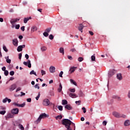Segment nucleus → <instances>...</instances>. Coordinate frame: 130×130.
I'll list each match as a JSON object with an SVG mask.
<instances>
[{"label": "nucleus", "mask_w": 130, "mask_h": 130, "mask_svg": "<svg viewBox=\"0 0 130 130\" xmlns=\"http://www.w3.org/2000/svg\"><path fill=\"white\" fill-rule=\"evenodd\" d=\"M25 57L26 59H27V61H24L23 62V64L25 66V67H28V68L31 69L32 64H31V60L29 59V55H28V54H25Z\"/></svg>", "instance_id": "nucleus-1"}, {"label": "nucleus", "mask_w": 130, "mask_h": 130, "mask_svg": "<svg viewBox=\"0 0 130 130\" xmlns=\"http://www.w3.org/2000/svg\"><path fill=\"white\" fill-rule=\"evenodd\" d=\"M113 115L115 117H116V118H120V117H122V118H125V117H126V116L125 115L120 114L117 112H113Z\"/></svg>", "instance_id": "nucleus-2"}, {"label": "nucleus", "mask_w": 130, "mask_h": 130, "mask_svg": "<svg viewBox=\"0 0 130 130\" xmlns=\"http://www.w3.org/2000/svg\"><path fill=\"white\" fill-rule=\"evenodd\" d=\"M45 117H47V115L45 113L41 114L36 121V123H39V122L41 121V119H42V118H45Z\"/></svg>", "instance_id": "nucleus-3"}, {"label": "nucleus", "mask_w": 130, "mask_h": 130, "mask_svg": "<svg viewBox=\"0 0 130 130\" xmlns=\"http://www.w3.org/2000/svg\"><path fill=\"white\" fill-rule=\"evenodd\" d=\"M115 74V70L112 69L109 71L108 72V77L109 78H111L113 75Z\"/></svg>", "instance_id": "nucleus-4"}, {"label": "nucleus", "mask_w": 130, "mask_h": 130, "mask_svg": "<svg viewBox=\"0 0 130 130\" xmlns=\"http://www.w3.org/2000/svg\"><path fill=\"white\" fill-rule=\"evenodd\" d=\"M50 104V102L49 101V100L46 99L43 100V105L44 106H48Z\"/></svg>", "instance_id": "nucleus-5"}, {"label": "nucleus", "mask_w": 130, "mask_h": 130, "mask_svg": "<svg viewBox=\"0 0 130 130\" xmlns=\"http://www.w3.org/2000/svg\"><path fill=\"white\" fill-rule=\"evenodd\" d=\"M25 47H26V45H19L17 48V51L18 52H21V51H23V48H25Z\"/></svg>", "instance_id": "nucleus-6"}, {"label": "nucleus", "mask_w": 130, "mask_h": 130, "mask_svg": "<svg viewBox=\"0 0 130 130\" xmlns=\"http://www.w3.org/2000/svg\"><path fill=\"white\" fill-rule=\"evenodd\" d=\"M13 105L15 106H17V107H24L25 105H26V103H23L21 104H18L17 103H13Z\"/></svg>", "instance_id": "nucleus-7"}, {"label": "nucleus", "mask_w": 130, "mask_h": 130, "mask_svg": "<svg viewBox=\"0 0 130 130\" xmlns=\"http://www.w3.org/2000/svg\"><path fill=\"white\" fill-rule=\"evenodd\" d=\"M11 112L12 114H18V113H19V109L18 108L13 109L11 110Z\"/></svg>", "instance_id": "nucleus-8"}, {"label": "nucleus", "mask_w": 130, "mask_h": 130, "mask_svg": "<svg viewBox=\"0 0 130 130\" xmlns=\"http://www.w3.org/2000/svg\"><path fill=\"white\" fill-rule=\"evenodd\" d=\"M64 81L65 82H69V81H70V82H76L73 79H71V77H70L69 76H67L65 77Z\"/></svg>", "instance_id": "nucleus-9"}, {"label": "nucleus", "mask_w": 130, "mask_h": 130, "mask_svg": "<svg viewBox=\"0 0 130 130\" xmlns=\"http://www.w3.org/2000/svg\"><path fill=\"white\" fill-rule=\"evenodd\" d=\"M12 43L14 46H18V43H19V41H18V39H14L12 40Z\"/></svg>", "instance_id": "nucleus-10"}, {"label": "nucleus", "mask_w": 130, "mask_h": 130, "mask_svg": "<svg viewBox=\"0 0 130 130\" xmlns=\"http://www.w3.org/2000/svg\"><path fill=\"white\" fill-rule=\"evenodd\" d=\"M19 21H20V18H14L12 19L10 23L12 24V25H13V24H15V23H17V22H19Z\"/></svg>", "instance_id": "nucleus-11"}, {"label": "nucleus", "mask_w": 130, "mask_h": 130, "mask_svg": "<svg viewBox=\"0 0 130 130\" xmlns=\"http://www.w3.org/2000/svg\"><path fill=\"white\" fill-rule=\"evenodd\" d=\"M14 116L12 113H8L6 116V119H8V118H14Z\"/></svg>", "instance_id": "nucleus-12"}, {"label": "nucleus", "mask_w": 130, "mask_h": 130, "mask_svg": "<svg viewBox=\"0 0 130 130\" xmlns=\"http://www.w3.org/2000/svg\"><path fill=\"white\" fill-rule=\"evenodd\" d=\"M64 108L65 109H67V110H73V107H72L70 104L66 105L64 106Z\"/></svg>", "instance_id": "nucleus-13"}, {"label": "nucleus", "mask_w": 130, "mask_h": 130, "mask_svg": "<svg viewBox=\"0 0 130 130\" xmlns=\"http://www.w3.org/2000/svg\"><path fill=\"white\" fill-rule=\"evenodd\" d=\"M116 78L118 80H119V81H121V80H122V75L121 73H117Z\"/></svg>", "instance_id": "nucleus-14"}, {"label": "nucleus", "mask_w": 130, "mask_h": 130, "mask_svg": "<svg viewBox=\"0 0 130 130\" xmlns=\"http://www.w3.org/2000/svg\"><path fill=\"white\" fill-rule=\"evenodd\" d=\"M16 88H17V84H14L10 86V90L14 91V90H15V89H16Z\"/></svg>", "instance_id": "nucleus-15"}, {"label": "nucleus", "mask_w": 130, "mask_h": 130, "mask_svg": "<svg viewBox=\"0 0 130 130\" xmlns=\"http://www.w3.org/2000/svg\"><path fill=\"white\" fill-rule=\"evenodd\" d=\"M83 29H84V25H83V24H80L78 26V29L81 33H83Z\"/></svg>", "instance_id": "nucleus-16"}, {"label": "nucleus", "mask_w": 130, "mask_h": 130, "mask_svg": "<svg viewBox=\"0 0 130 130\" xmlns=\"http://www.w3.org/2000/svg\"><path fill=\"white\" fill-rule=\"evenodd\" d=\"M50 73H54L55 72V67L54 66H51L49 68Z\"/></svg>", "instance_id": "nucleus-17"}, {"label": "nucleus", "mask_w": 130, "mask_h": 130, "mask_svg": "<svg viewBox=\"0 0 130 130\" xmlns=\"http://www.w3.org/2000/svg\"><path fill=\"white\" fill-rule=\"evenodd\" d=\"M76 69H77V67H71L69 70V71L70 72L71 74H72V73H74V72L76 71Z\"/></svg>", "instance_id": "nucleus-18"}, {"label": "nucleus", "mask_w": 130, "mask_h": 130, "mask_svg": "<svg viewBox=\"0 0 130 130\" xmlns=\"http://www.w3.org/2000/svg\"><path fill=\"white\" fill-rule=\"evenodd\" d=\"M129 124H130L129 120H126L124 122V126H129Z\"/></svg>", "instance_id": "nucleus-19"}, {"label": "nucleus", "mask_w": 130, "mask_h": 130, "mask_svg": "<svg viewBox=\"0 0 130 130\" xmlns=\"http://www.w3.org/2000/svg\"><path fill=\"white\" fill-rule=\"evenodd\" d=\"M112 98H113V99H117L118 101H120V100H121V98L118 95H113Z\"/></svg>", "instance_id": "nucleus-20"}, {"label": "nucleus", "mask_w": 130, "mask_h": 130, "mask_svg": "<svg viewBox=\"0 0 130 130\" xmlns=\"http://www.w3.org/2000/svg\"><path fill=\"white\" fill-rule=\"evenodd\" d=\"M5 59H6V62L7 63H11L12 60L9 58V56L5 57Z\"/></svg>", "instance_id": "nucleus-21"}, {"label": "nucleus", "mask_w": 130, "mask_h": 130, "mask_svg": "<svg viewBox=\"0 0 130 130\" xmlns=\"http://www.w3.org/2000/svg\"><path fill=\"white\" fill-rule=\"evenodd\" d=\"M69 96H70V97H71V98H77V95H76V94L73 93H70Z\"/></svg>", "instance_id": "nucleus-22"}, {"label": "nucleus", "mask_w": 130, "mask_h": 130, "mask_svg": "<svg viewBox=\"0 0 130 130\" xmlns=\"http://www.w3.org/2000/svg\"><path fill=\"white\" fill-rule=\"evenodd\" d=\"M59 51L60 53H62V55H63L64 54V49H63V48L60 47L59 48Z\"/></svg>", "instance_id": "nucleus-23"}, {"label": "nucleus", "mask_w": 130, "mask_h": 130, "mask_svg": "<svg viewBox=\"0 0 130 130\" xmlns=\"http://www.w3.org/2000/svg\"><path fill=\"white\" fill-rule=\"evenodd\" d=\"M37 31V26L34 25L31 27V32H35Z\"/></svg>", "instance_id": "nucleus-24"}, {"label": "nucleus", "mask_w": 130, "mask_h": 130, "mask_svg": "<svg viewBox=\"0 0 130 130\" xmlns=\"http://www.w3.org/2000/svg\"><path fill=\"white\" fill-rule=\"evenodd\" d=\"M62 90V85H61V83H60L59 87L58 88V92H59V93H60Z\"/></svg>", "instance_id": "nucleus-25"}, {"label": "nucleus", "mask_w": 130, "mask_h": 130, "mask_svg": "<svg viewBox=\"0 0 130 130\" xmlns=\"http://www.w3.org/2000/svg\"><path fill=\"white\" fill-rule=\"evenodd\" d=\"M62 105H68V101L66 100H63L62 101Z\"/></svg>", "instance_id": "nucleus-26"}, {"label": "nucleus", "mask_w": 130, "mask_h": 130, "mask_svg": "<svg viewBox=\"0 0 130 130\" xmlns=\"http://www.w3.org/2000/svg\"><path fill=\"white\" fill-rule=\"evenodd\" d=\"M18 127L19 128V129L20 130H24L25 128H24V126H23V125L19 124H18Z\"/></svg>", "instance_id": "nucleus-27"}, {"label": "nucleus", "mask_w": 130, "mask_h": 130, "mask_svg": "<svg viewBox=\"0 0 130 130\" xmlns=\"http://www.w3.org/2000/svg\"><path fill=\"white\" fill-rule=\"evenodd\" d=\"M28 17H24L23 19V22L24 23V24H27V23H28Z\"/></svg>", "instance_id": "nucleus-28"}, {"label": "nucleus", "mask_w": 130, "mask_h": 130, "mask_svg": "<svg viewBox=\"0 0 130 130\" xmlns=\"http://www.w3.org/2000/svg\"><path fill=\"white\" fill-rule=\"evenodd\" d=\"M43 35L44 36V37H48L49 34L46 31H45L43 33Z\"/></svg>", "instance_id": "nucleus-29"}, {"label": "nucleus", "mask_w": 130, "mask_h": 130, "mask_svg": "<svg viewBox=\"0 0 130 130\" xmlns=\"http://www.w3.org/2000/svg\"><path fill=\"white\" fill-rule=\"evenodd\" d=\"M29 75H35V76H37L36 72L34 70H32L30 72Z\"/></svg>", "instance_id": "nucleus-30"}, {"label": "nucleus", "mask_w": 130, "mask_h": 130, "mask_svg": "<svg viewBox=\"0 0 130 130\" xmlns=\"http://www.w3.org/2000/svg\"><path fill=\"white\" fill-rule=\"evenodd\" d=\"M3 47V50H4V51H5V52H8L9 51V50H8V49L7 48L6 45H4Z\"/></svg>", "instance_id": "nucleus-31"}, {"label": "nucleus", "mask_w": 130, "mask_h": 130, "mask_svg": "<svg viewBox=\"0 0 130 130\" xmlns=\"http://www.w3.org/2000/svg\"><path fill=\"white\" fill-rule=\"evenodd\" d=\"M54 38V36H53L52 34H51L49 36V39L50 40H53V39Z\"/></svg>", "instance_id": "nucleus-32"}, {"label": "nucleus", "mask_w": 130, "mask_h": 130, "mask_svg": "<svg viewBox=\"0 0 130 130\" xmlns=\"http://www.w3.org/2000/svg\"><path fill=\"white\" fill-rule=\"evenodd\" d=\"M78 61H79V62H82V61L84 60V58H83V57H79L78 58Z\"/></svg>", "instance_id": "nucleus-33"}, {"label": "nucleus", "mask_w": 130, "mask_h": 130, "mask_svg": "<svg viewBox=\"0 0 130 130\" xmlns=\"http://www.w3.org/2000/svg\"><path fill=\"white\" fill-rule=\"evenodd\" d=\"M69 90L70 92H71V93H75V92H76V89L75 88H69Z\"/></svg>", "instance_id": "nucleus-34"}, {"label": "nucleus", "mask_w": 130, "mask_h": 130, "mask_svg": "<svg viewBox=\"0 0 130 130\" xmlns=\"http://www.w3.org/2000/svg\"><path fill=\"white\" fill-rule=\"evenodd\" d=\"M50 31H51V27H48L46 29L45 31L47 32V33H49V32H50Z\"/></svg>", "instance_id": "nucleus-35"}, {"label": "nucleus", "mask_w": 130, "mask_h": 130, "mask_svg": "<svg viewBox=\"0 0 130 130\" xmlns=\"http://www.w3.org/2000/svg\"><path fill=\"white\" fill-rule=\"evenodd\" d=\"M6 108L5 106H0V111L6 110Z\"/></svg>", "instance_id": "nucleus-36"}, {"label": "nucleus", "mask_w": 130, "mask_h": 130, "mask_svg": "<svg viewBox=\"0 0 130 130\" xmlns=\"http://www.w3.org/2000/svg\"><path fill=\"white\" fill-rule=\"evenodd\" d=\"M96 59V57L95 56V54H93L91 56V60L92 61H95Z\"/></svg>", "instance_id": "nucleus-37"}, {"label": "nucleus", "mask_w": 130, "mask_h": 130, "mask_svg": "<svg viewBox=\"0 0 130 130\" xmlns=\"http://www.w3.org/2000/svg\"><path fill=\"white\" fill-rule=\"evenodd\" d=\"M6 110L3 111H0V114H1L2 115H5V114H6Z\"/></svg>", "instance_id": "nucleus-38"}, {"label": "nucleus", "mask_w": 130, "mask_h": 130, "mask_svg": "<svg viewBox=\"0 0 130 130\" xmlns=\"http://www.w3.org/2000/svg\"><path fill=\"white\" fill-rule=\"evenodd\" d=\"M9 69L11 70H13V68H14V65H13V64H10L9 66H8Z\"/></svg>", "instance_id": "nucleus-39"}, {"label": "nucleus", "mask_w": 130, "mask_h": 130, "mask_svg": "<svg viewBox=\"0 0 130 130\" xmlns=\"http://www.w3.org/2000/svg\"><path fill=\"white\" fill-rule=\"evenodd\" d=\"M9 75H10V76H14V75H15V71H10L9 73Z\"/></svg>", "instance_id": "nucleus-40"}, {"label": "nucleus", "mask_w": 130, "mask_h": 130, "mask_svg": "<svg viewBox=\"0 0 130 130\" xmlns=\"http://www.w3.org/2000/svg\"><path fill=\"white\" fill-rule=\"evenodd\" d=\"M62 118V116L61 115H58L55 117L56 119H61Z\"/></svg>", "instance_id": "nucleus-41"}, {"label": "nucleus", "mask_w": 130, "mask_h": 130, "mask_svg": "<svg viewBox=\"0 0 130 130\" xmlns=\"http://www.w3.org/2000/svg\"><path fill=\"white\" fill-rule=\"evenodd\" d=\"M41 72L42 76H44V75H46V72H45V71L42 70Z\"/></svg>", "instance_id": "nucleus-42"}, {"label": "nucleus", "mask_w": 130, "mask_h": 130, "mask_svg": "<svg viewBox=\"0 0 130 130\" xmlns=\"http://www.w3.org/2000/svg\"><path fill=\"white\" fill-rule=\"evenodd\" d=\"M4 75L6 76H9V71L8 70L4 71Z\"/></svg>", "instance_id": "nucleus-43"}, {"label": "nucleus", "mask_w": 130, "mask_h": 130, "mask_svg": "<svg viewBox=\"0 0 130 130\" xmlns=\"http://www.w3.org/2000/svg\"><path fill=\"white\" fill-rule=\"evenodd\" d=\"M15 29H16V30H19L20 29V24H16Z\"/></svg>", "instance_id": "nucleus-44"}, {"label": "nucleus", "mask_w": 130, "mask_h": 130, "mask_svg": "<svg viewBox=\"0 0 130 130\" xmlns=\"http://www.w3.org/2000/svg\"><path fill=\"white\" fill-rule=\"evenodd\" d=\"M42 51H45L46 50V47L43 46L41 48Z\"/></svg>", "instance_id": "nucleus-45"}, {"label": "nucleus", "mask_w": 130, "mask_h": 130, "mask_svg": "<svg viewBox=\"0 0 130 130\" xmlns=\"http://www.w3.org/2000/svg\"><path fill=\"white\" fill-rule=\"evenodd\" d=\"M62 75H63V72L60 71V73L59 74V77H60V78H62Z\"/></svg>", "instance_id": "nucleus-46"}, {"label": "nucleus", "mask_w": 130, "mask_h": 130, "mask_svg": "<svg viewBox=\"0 0 130 130\" xmlns=\"http://www.w3.org/2000/svg\"><path fill=\"white\" fill-rule=\"evenodd\" d=\"M7 101H8V98H6L5 99H3V103H7Z\"/></svg>", "instance_id": "nucleus-47"}, {"label": "nucleus", "mask_w": 130, "mask_h": 130, "mask_svg": "<svg viewBox=\"0 0 130 130\" xmlns=\"http://www.w3.org/2000/svg\"><path fill=\"white\" fill-rule=\"evenodd\" d=\"M58 109L60 110V111H62V106H58Z\"/></svg>", "instance_id": "nucleus-48"}, {"label": "nucleus", "mask_w": 130, "mask_h": 130, "mask_svg": "<svg viewBox=\"0 0 130 130\" xmlns=\"http://www.w3.org/2000/svg\"><path fill=\"white\" fill-rule=\"evenodd\" d=\"M18 58L19 59H22V53H20L18 54Z\"/></svg>", "instance_id": "nucleus-49"}, {"label": "nucleus", "mask_w": 130, "mask_h": 130, "mask_svg": "<svg viewBox=\"0 0 130 130\" xmlns=\"http://www.w3.org/2000/svg\"><path fill=\"white\" fill-rule=\"evenodd\" d=\"M67 57L70 60H73V57L72 56L68 55Z\"/></svg>", "instance_id": "nucleus-50"}, {"label": "nucleus", "mask_w": 130, "mask_h": 130, "mask_svg": "<svg viewBox=\"0 0 130 130\" xmlns=\"http://www.w3.org/2000/svg\"><path fill=\"white\" fill-rule=\"evenodd\" d=\"M20 29L22 32H24V31H25V26H21Z\"/></svg>", "instance_id": "nucleus-51"}, {"label": "nucleus", "mask_w": 130, "mask_h": 130, "mask_svg": "<svg viewBox=\"0 0 130 130\" xmlns=\"http://www.w3.org/2000/svg\"><path fill=\"white\" fill-rule=\"evenodd\" d=\"M127 97L128 98V99H130V90L128 91Z\"/></svg>", "instance_id": "nucleus-52"}, {"label": "nucleus", "mask_w": 130, "mask_h": 130, "mask_svg": "<svg viewBox=\"0 0 130 130\" xmlns=\"http://www.w3.org/2000/svg\"><path fill=\"white\" fill-rule=\"evenodd\" d=\"M88 32L91 36H93V35H94V32H93V31L91 30H89Z\"/></svg>", "instance_id": "nucleus-53"}, {"label": "nucleus", "mask_w": 130, "mask_h": 130, "mask_svg": "<svg viewBox=\"0 0 130 130\" xmlns=\"http://www.w3.org/2000/svg\"><path fill=\"white\" fill-rule=\"evenodd\" d=\"M82 110H83V113H85L86 112V108H85V107H82Z\"/></svg>", "instance_id": "nucleus-54"}, {"label": "nucleus", "mask_w": 130, "mask_h": 130, "mask_svg": "<svg viewBox=\"0 0 130 130\" xmlns=\"http://www.w3.org/2000/svg\"><path fill=\"white\" fill-rule=\"evenodd\" d=\"M39 98H40V93H39L38 96L36 98V100H39Z\"/></svg>", "instance_id": "nucleus-55"}, {"label": "nucleus", "mask_w": 130, "mask_h": 130, "mask_svg": "<svg viewBox=\"0 0 130 130\" xmlns=\"http://www.w3.org/2000/svg\"><path fill=\"white\" fill-rule=\"evenodd\" d=\"M35 88H36V89H39L40 88V87H39V85H38V84H36L35 85Z\"/></svg>", "instance_id": "nucleus-56"}, {"label": "nucleus", "mask_w": 130, "mask_h": 130, "mask_svg": "<svg viewBox=\"0 0 130 130\" xmlns=\"http://www.w3.org/2000/svg\"><path fill=\"white\" fill-rule=\"evenodd\" d=\"M23 5V6H26V5H27L28 4V3L27 2V1H23L22 2Z\"/></svg>", "instance_id": "nucleus-57"}, {"label": "nucleus", "mask_w": 130, "mask_h": 130, "mask_svg": "<svg viewBox=\"0 0 130 130\" xmlns=\"http://www.w3.org/2000/svg\"><path fill=\"white\" fill-rule=\"evenodd\" d=\"M2 71H3V72H5L6 71H7V70H6V67H5V66L3 67H2Z\"/></svg>", "instance_id": "nucleus-58"}, {"label": "nucleus", "mask_w": 130, "mask_h": 130, "mask_svg": "<svg viewBox=\"0 0 130 130\" xmlns=\"http://www.w3.org/2000/svg\"><path fill=\"white\" fill-rule=\"evenodd\" d=\"M20 93H21L20 97H22V96H25V95H26V93L23 92H21Z\"/></svg>", "instance_id": "nucleus-59"}, {"label": "nucleus", "mask_w": 130, "mask_h": 130, "mask_svg": "<svg viewBox=\"0 0 130 130\" xmlns=\"http://www.w3.org/2000/svg\"><path fill=\"white\" fill-rule=\"evenodd\" d=\"M27 102H31V101H32V100L31 99V98H28L26 99Z\"/></svg>", "instance_id": "nucleus-60"}, {"label": "nucleus", "mask_w": 130, "mask_h": 130, "mask_svg": "<svg viewBox=\"0 0 130 130\" xmlns=\"http://www.w3.org/2000/svg\"><path fill=\"white\" fill-rule=\"evenodd\" d=\"M18 38H19V39H20V40H22V39H23V36H22V35H19V36H18Z\"/></svg>", "instance_id": "nucleus-61"}, {"label": "nucleus", "mask_w": 130, "mask_h": 130, "mask_svg": "<svg viewBox=\"0 0 130 130\" xmlns=\"http://www.w3.org/2000/svg\"><path fill=\"white\" fill-rule=\"evenodd\" d=\"M13 80H15V78H14V77H11L8 81H13Z\"/></svg>", "instance_id": "nucleus-62"}, {"label": "nucleus", "mask_w": 130, "mask_h": 130, "mask_svg": "<svg viewBox=\"0 0 130 130\" xmlns=\"http://www.w3.org/2000/svg\"><path fill=\"white\" fill-rule=\"evenodd\" d=\"M21 87H18L16 90V92H19V91H21Z\"/></svg>", "instance_id": "nucleus-63"}, {"label": "nucleus", "mask_w": 130, "mask_h": 130, "mask_svg": "<svg viewBox=\"0 0 130 130\" xmlns=\"http://www.w3.org/2000/svg\"><path fill=\"white\" fill-rule=\"evenodd\" d=\"M50 95L51 96H54V92H53V91H51V92H50Z\"/></svg>", "instance_id": "nucleus-64"}]
</instances>
